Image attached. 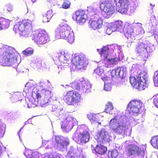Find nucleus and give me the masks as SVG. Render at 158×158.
Listing matches in <instances>:
<instances>
[{
  "label": "nucleus",
  "instance_id": "nucleus-15",
  "mask_svg": "<svg viewBox=\"0 0 158 158\" xmlns=\"http://www.w3.org/2000/svg\"><path fill=\"white\" fill-rule=\"evenodd\" d=\"M108 137L107 133L104 130H102L97 133L96 139L98 143H102L105 141H108Z\"/></svg>",
  "mask_w": 158,
  "mask_h": 158
},
{
  "label": "nucleus",
  "instance_id": "nucleus-36",
  "mask_svg": "<svg viewBox=\"0 0 158 158\" xmlns=\"http://www.w3.org/2000/svg\"><path fill=\"white\" fill-rule=\"evenodd\" d=\"M23 54L26 56H28L32 54L33 53V50L31 48H28L26 49L22 52Z\"/></svg>",
  "mask_w": 158,
  "mask_h": 158
},
{
  "label": "nucleus",
  "instance_id": "nucleus-50",
  "mask_svg": "<svg viewBox=\"0 0 158 158\" xmlns=\"http://www.w3.org/2000/svg\"><path fill=\"white\" fill-rule=\"evenodd\" d=\"M2 131H2V127H1V125L0 124V134L3 133Z\"/></svg>",
  "mask_w": 158,
  "mask_h": 158
},
{
  "label": "nucleus",
  "instance_id": "nucleus-30",
  "mask_svg": "<svg viewBox=\"0 0 158 158\" xmlns=\"http://www.w3.org/2000/svg\"><path fill=\"white\" fill-rule=\"evenodd\" d=\"M142 105V103L139 101L134 100L131 101L129 103L128 106L141 107Z\"/></svg>",
  "mask_w": 158,
  "mask_h": 158
},
{
  "label": "nucleus",
  "instance_id": "nucleus-5",
  "mask_svg": "<svg viewBox=\"0 0 158 158\" xmlns=\"http://www.w3.org/2000/svg\"><path fill=\"white\" fill-rule=\"evenodd\" d=\"M81 96L78 92L73 90L67 91L63 96V99L69 105H80Z\"/></svg>",
  "mask_w": 158,
  "mask_h": 158
},
{
  "label": "nucleus",
  "instance_id": "nucleus-21",
  "mask_svg": "<svg viewBox=\"0 0 158 158\" xmlns=\"http://www.w3.org/2000/svg\"><path fill=\"white\" fill-rule=\"evenodd\" d=\"M97 144L94 148V150L95 152L101 155L104 154L107 151V148L101 144Z\"/></svg>",
  "mask_w": 158,
  "mask_h": 158
},
{
  "label": "nucleus",
  "instance_id": "nucleus-28",
  "mask_svg": "<svg viewBox=\"0 0 158 158\" xmlns=\"http://www.w3.org/2000/svg\"><path fill=\"white\" fill-rule=\"evenodd\" d=\"M119 122L116 116H114V118H112L110 120L109 123V126L112 129L115 128L118 124Z\"/></svg>",
  "mask_w": 158,
  "mask_h": 158
},
{
  "label": "nucleus",
  "instance_id": "nucleus-47",
  "mask_svg": "<svg viewBox=\"0 0 158 158\" xmlns=\"http://www.w3.org/2000/svg\"><path fill=\"white\" fill-rule=\"evenodd\" d=\"M6 8L8 12H11L13 10L12 6L10 5H7L6 6Z\"/></svg>",
  "mask_w": 158,
  "mask_h": 158
},
{
  "label": "nucleus",
  "instance_id": "nucleus-29",
  "mask_svg": "<svg viewBox=\"0 0 158 158\" xmlns=\"http://www.w3.org/2000/svg\"><path fill=\"white\" fill-rule=\"evenodd\" d=\"M120 61V59L118 57H115L107 60V62L108 64L115 65L117 64Z\"/></svg>",
  "mask_w": 158,
  "mask_h": 158
},
{
  "label": "nucleus",
  "instance_id": "nucleus-38",
  "mask_svg": "<svg viewBox=\"0 0 158 158\" xmlns=\"http://www.w3.org/2000/svg\"><path fill=\"white\" fill-rule=\"evenodd\" d=\"M71 2L68 0H66L64 1L62 5L63 8L67 9L70 7Z\"/></svg>",
  "mask_w": 158,
  "mask_h": 158
},
{
  "label": "nucleus",
  "instance_id": "nucleus-12",
  "mask_svg": "<svg viewBox=\"0 0 158 158\" xmlns=\"http://www.w3.org/2000/svg\"><path fill=\"white\" fill-rule=\"evenodd\" d=\"M77 124V122L75 119L70 116H68L62 121L61 128L66 131H69L71 130Z\"/></svg>",
  "mask_w": 158,
  "mask_h": 158
},
{
  "label": "nucleus",
  "instance_id": "nucleus-23",
  "mask_svg": "<svg viewBox=\"0 0 158 158\" xmlns=\"http://www.w3.org/2000/svg\"><path fill=\"white\" fill-rule=\"evenodd\" d=\"M126 129V126L125 125H118L116 127L113 128L112 130L114 132L120 134L124 132Z\"/></svg>",
  "mask_w": 158,
  "mask_h": 158
},
{
  "label": "nucleus",
  "instance_id": "nucleus-4",
  "mask_svg": "<svg viewBox=\"0 0 158 158\" xmlns=\"http://www.w3.org/2000/svg\"><path fill=\"white\" fill-rule=\"evenodd\" d=\"M136 77V78L134 77H130V83L132 86L139 90L145 89L148 87L147 74L144 73H141Z\"/></svg>",
  "mask_w": 158,
  "mask_h": 158
},
{
  "label": "nucleus",
  "instance_id": "nucleus-2",
  "mask_svg": "<svg viewBox=\"0 0 158 158\" xmlns=\"http://www.w3.org/2000/svg\"><path fill=\"white\" fill-rule=\"evenodd\" d=\"M32 27L31 21L24 19L16 23L13 30L16 33L19 32L20 35L26 37L29 34Z\"/></svg>",
  "mask_w": 158,
  "mask_h": 158
},
{
  "label": "nucleus",
  "instance_id": "nucleus-7",
  "mask_svg": "<svg viewBox=\"0 0 158 158\" xmlns=\"http://www.w3.org/2000/svg\"><path fill=\"white\" fill-rule=\"evenodd\" d=\"M72 63L77 69H84L88 64V59L85 54H80L74 57Z\"/></svg>",
  "mask_w": 158,
  "mask_h": 158
},
{
  "label": "nucleus",
  "instance_id": "nucleus-20",
  "mask_svg": "<svg viewBox=\"0 0 158 158\" xmlns=\"http://www.w3.org/2000/svg\"><path fill=\"white\" fill-rule=\"evenodd\" d=\"M97 51L99 52L101 57L104 60L107 59L109 56V49L107 46H104L102 47L100 50L99 49H97Z\"/></svg>",
  "mask_w": 158,
  "mask_h": 158
},
{
  "label": "nucleus",
  "instance_id": "nucleus-46",
  "mask_svg": "<svg viewBox=\"0 0 158 158\" xmlns=\"http://www.w3.org/2000/svg\"><path fill=\"white\" fill-rule=\"evenodd\" d=\"M33 86V85L32 84L28 82L25 85V89L28 90L30 89Z\"/></svg>",
  "mask_w": 158,
  "mask_h": 158
},
{
  "label": "nucleus",
  "instance_id": "nucleus-33",
  "mask_svg": "<svg viewBox=\"0 0 158 158\" xmlns=\"http://www.w3.org/2000/svg\"><path fill=\"white\" fill-rule=\"evenodd\" d=\"M38 102L35 101L34 99L30 100L28 102H27V106L29 108L35 107L38 105Z\"/></svg>",
  "mask_w": 158,
  "mask_h": 158
},
{
  "label": "nucleus",
  "instance_id": "nucleus-24",
  "mask_svg": "<svg viewBox=\"0 0 158 158\" xmlns=\"http://www.w3.org/2000/svg\"><path fill=\"white\" fill-rule=\"evenodd\" d=\"M141 107L137 106H128L127 108V110L130 114L137 113L139 112V109Z\"/></svg>",
  "mask_w": 158,
  "mask_h": 158
},
{
  "label": "nucleus",
  "instance_id": "nucleus-17",
  "mask_svg": "<svg viewBox=\"0 0 158 158\" xmlns=\"http://www.w3.org/2000/svg\"><path fill=\"white\" fill-rule=\"evenodd\" d=\"M63 139V137L61 136H55V140L57 144V146L60 148H64L65 145L67 147L69 144V141L64 140Z\"/></svg>",
  "mask_w": 158,
  "mask_h": 158
},
{
  "label": "nucleus",
  "instance_id": "nucleus-31",
  "mask_svg": "<svg viewBox=\"0 0 158 158\" xmlns=\"http://www.w3.org/2000/svg\"><path fill=\"white\" fill-rule=\"evenodd\" d=\"M112 27L116 30L119 29L123 26V22L120 20L116 21L112 25Z\"/></svg>",
  "mask_w": 158,
  "mask_h": 158
},
{
  "label": "nucleus",
  "instance_id": "nucleus-8",
  "mask_svg": "<svg viewBox=\"0 0 158 158\" xmlns=\"http://www.w3.org/2000/svg\"><path fill=\"white\" fill-rule=\"evenodd\" d=\"M145 149L142 146L131 144L127 147V153L129 156H134L142 157L144 156Z\"/></svg>",
  "mask_w": 158,
  "mask_h": 158
},
{
  "label": "nucleus",
  "instance_id": "nucleus-19",
  "mask_svg": "<svg viewBox=\"0 0 158 158\" xmlns=\"http://www.w3.org/2000/svg\"><path fill=\"white\" fill-rule=\"evenodd\" d=\"M147 45L143 42H140L137 45L135 51L137 53L140 55L144 54L147 51Z\"/></svg>",
  "mask_w": 158,
  "mask_h": 158
},
{
  "label": "nucleus",
  "instance_id": "nucleus-42",
  "mask_svg": "<svg viewBox=\"0 0 158 158\" xmlns=\"http://www.w3.org/2000/svg\"><path fill=\"white\" fill-rule=\"evenodd\" d=\"M153 98V103L158 108V94L154 96Z\"/></svg>",
  "mask_w": 158,
  "mask_h": 158
},
{
  "label": "nucleus",
  "instance_id": "nucleus-32",
  "mask_svg": "<svg viewBox=\"0 0 158 158\" xmlns=\"http://www.w3.org/2000/svg\"><path fill=\"white\" fill-rule=\"evenodd\" d=\"M151 142L153 147L158 149V135L153 137L151 140Z\"/></svg>",
  "mask_w": 158,
  "mask_h": 158
},
{
  "label": "nucleus",
  "instance_id": "nucleus-39",
  "mask_svg": "<svg viewBox=\"0 0 158 158\" xmlns=\"http://www.w3.org/2000/svg\"><path fill=\"white\" fill-rule=\"evenodd\" d=\"M154 83L156 86H158V70L156 71L153 77Z\"/></svg>",
  "mask_w": 158,
  "mask_h": 158
},
{
  "label": "nucleus",
  "instance_id": "nucleus-49",
  "mask_svg": "<svg viewBox=\"0 0 158 158\" xmlns=\"http://www.w3.org/2000/svg\"><path fill=\"white\" fill-rule=\"evenodd\" d=\"M101 78L103 81H106L108 80L109 77L106 75L101 76Z\"/></svg>",
  "mask_w": 158,
  "mask_h": 158
},
{
  "label": "nucleus",
  "instance_id": "nucleus-44",
  "mask_svg": "<svg viewBox=\"0 0 158 158\" xmlns=\"http://www.w3.org/2000/svg\"><path fill=\"white\" fill-rule=\"evenodd\" d=\"M117 70H118V76L119 77H123L124 74L123 69L117 68Z\"/></svg>",
  "mask_w": 158,
  "mask_h": 158
},
{
  "label": "nucleus",
  "instance_id": "nucleus-16",
  "mask_svg": "<svg viewBox=\"0 0 158 158\" xmlns=\"http://www.w3.org/2000/svg\"><path fill=\"white\" fill-rule=\"evenodd\" d=\"M114 1L116 3L118 1V2L120 4L121 7V13H127L130 5L129 0H114Z\"/></svg>",
  "mask_w": 158,
  "mask_h": 158
},
{
  "label": "nucleus",
  "instance_id": "nucleus-18",
  "mask_svg": "<svg viewBox=\"0 0 158 158\" xmlns=\"http://www.w3.org/2000/svg\"><path fill=\"white\" fill-rule=\"evenodd\" d=\"M24 154L27 158H39L40 153L37 152L30 149H26Z\"/></svg>",
  "mask_w": 158,
  "mask_h": 158
},
{
  "label": "nucleus",
  "instance_id": "nucleus-52",
  "mask_svg": "<svg viewBox=\"0 0 158 158\" xmlns=\"http://www.w3.org/2000/svg\"><path fill=\"white\" fill-rule=\"evenodd\" d=\"M52 158H60V157L58 155H56L52 157Z\"/></svg>",
  "mask_w": 158,
  "mask_h": 158
},
{
  "label": "nucleus",
  "instance_id": "nucleus-9",
  "mask_svg": "<svg viewBox=\"0 0 158 158\" xmlns=\"http://www.w3.org/2000/svg\"><path fill=\"white\" fill-rule=\"evenodd\" d=\"M100 7L105 13L104 15L105 18H109L115 11V8L110 1H105L102 2L100 4Z\"/></svg>",
  "mask_w": 158,
  "mask_h": 158
},
{
  "label": "nucleus",
  "instance_id": "nucleus-22",
  "mask_svg": "<svg viewBox=\"0 0 158 158\" xmlns=\"http://www.w3.org/2000/svg\"><path fill=\"white\" fill-rule=\"evenodd\" d=\"M9 25V21L7 19L4 18L0 19V31L8 28Z\"/></svg>",
  "mask_w": 158,
  "mask_h": 158
},
{
  "label": "nucleus",
  "instance_id": "nucleus-10",
  "mask_svg": "<svg viewBox=\"0 0 158 158\" xmlns=\"http://www.w3.org/2000/svg\"><path fill=\"white\" fill-rule=\"evenodd\" d=\"M71 30L70 27L67 24H61L55 30L56 36L58 39H64Z\"/></svg>",
  "mask_w": 158,
  "mask_h": 158
},
{
  "label": "nucleus",
  "instance_id": "nucleus-27",
  "mask_svg": "<svg viewBox=\"0 0 158 158\" xmlns=\"http://www.w3.org/2000/svg\"><path fill=\"white\" fill-rule=\"evenodd\" d=\"M64 39H66L70 43H72L74 41V36L71 30L69 31V34L66 35L65 38Z\"/></svg>",
  "mask_w": 158,
  "mask_h": 158
},
{
  "label": "nucleus",
  "instance_id": "nucleus-13",
  "mask_svg": "<svg viewBox=\"0 0 158 158\" xmlns=\"http://www.w3.org/2000/svg\"><path fill=\"white\" fill-rule=\"evenodd\" d=\"M103 23V21L101 18L97 15L95 16L93 19H90L89 22L90 27L95 30L101 28Z\"/></svg>",
  "mask_w": 158,
  "mask_h": 158
},
{
  "label": "nucleus",
  "instance_id": "nucleus-26",
  "mask_svg": "<svg viewBox=\"0 0 158 158\" xmlns=\"http://www.w3.org/2000/svg\"><path fill=\"white\" fill-rule=\"evenodd\" d=\"M42 95L40 93H37L36 94V97L38 101H37L38 103L40 105H45L48 102V99H47L46 100L44 101V100H41V98Z\"/></svg>",
  "mask_w": 158,
  "mask_h": 158
},
{
  "label": "nucleus",
  "instance_id": "nucleus-37",
  "mask_svg": "<svg viewBox=\"0 0 158 158\" xmlns=\"http://www.w3.org/2000/svg\"><path fill=\"white\" fill-rule=\"evenodd\" d=\"M70 86L73 89L79 90L80 89V86L77 82L74 81L70 84Z\"/></svg>",
  "mask_w": 158,
  "mask_h": 158
},
{
  "label": "nucleus",
  "instance_id": "nucleus-40",
  "mask_svg": "<svg viewBox=\"0 0 158 158\" xmlns=\"http://www.w3.org/2000/svg\"><path fill=\"white\" fill-rule=\"evenodd\" d=\"M118 152L116 150H113L111 152L110 155H108L109 157L110 158H115L118 156Z\"/></svg>",
  "mask_w": 158,
  "mask_h": 158
},
{
  "label": "nucleus",
  "instance_id": "nucleus-45",
  "mask_svg": "<svg viewBox=\"0 0 158 158\" xmlns=\"http://www.w3.org/2000/svg\"><path fill=\"white\" fill-rule=\"evenodd\" d=\"M111 76L112 78L114 77H118V70H117V69L112 70L111 72Z\"/></svg>",
  "mask_w": 158,
  "mask_h": 158
},
{
  "label": "nucleus",
  "instance_id": "nucleus-51",
  "mask_svg": "<svg viewBox=\"0 0 158 158\" xmlns=\"http://www.w3.org/2000/svg\"><path fill=\"white\" fill-rule=\"evenodd\" d=\"M155 38L156 40L157 39L158 40V35L156 34L155 35Z\"/></svg>",
  "mask_w": 158,
  "mask_h": 158
},
{
  "label": "nucleus",
  "instance_id": "nucleus-35",
  "mask_svg": "<svg viewBox=\"0 0 158 158\" xmlns=\"http://www.w3.org/2000/svg\"><path fill=\"white\" fill-rule=\"evenodd\" d=\"M53 14L52 13V10H48L45 16L44 17V19L46 18L47 19V21H45L48 22L49 21V19H50L52 17Z\"/></svg>",
  "mask_w": 158,
  "mask_h": 158
},
{
  "label": "nucleus",
  "instance_id": "nucleus-3",
  "mask_svg": "<svg viewBox=\"0 0 158 158\" xmlns=\"http://www.w3.org/2000/svg\"><path fill=\"white\" fill-rule=\"evenodd\" d=\"M73 138L77 143H85L89 141L90 135L87 128L82 125L77 127Z\"/></svg>",
  "mask_w": 158,
  "mask_h": 158
},
{
  "label": "nucleus",
  "instance_id": "nucleus-14",
  "mask_svg": "<svg viewBox=\"0 0 158 158\" xmlns=\"http://www.w3.org/2000/svg\"><path fill=\"white\" fill-rule=\"evenodd\" d=\"M70 55L67 53H64V54L60 53H56L54 54L53 59L54 60H59L61 64H68V61L70 60Z\"/></svg>",
  "mask_w": 158,
  "mask_h": 158
},
{
  "label": "nucleus",
  "instance_id": "nucleus-1",
  "mask_svg": "<svg viewBox=\"0 0 158 158\" xmlns=\"http://www.w3.org/2000/svg\"><path fill=\"white\" fill-rule=\"evenodd\" d=\"M13 52L10 48L4 47L0 49V63L4 66H11L14 64Z\"/></svg>",
  "mask_w": 158,
  "mask_h": 158
},
{
  "label": "nucleus",
  "instance_id": "nucleus-6",
  "mask_svg": "<svg viewBox=\"0 0 158 158\" xmlns=\"http://www.w3.org/2000/svg\"><path fill=\"white\" fill-rule=\"evenodd\" d=\"M32 39L38 44H43L50 41V37L44 30H37L32 32Z\"/></svg>",
  "mask_w": 158,
  "mask_h": 158
},
{
  "label": "nucleus",
  "instance_id": "nucleus-25",
  "mask_svg": "<svg viewBox=\"0 0 158 158\" xmlns=\"http://www.w3.org/2000/svg\"><path fill=\"white\" fill-rule=\"evenodd\" d=\"M126 30V31L124 32L125 35L127 38L130 37L133 31L132 27L131 26H128Z\"/></svg>",
  "mask_w": 158,
  "mask_h": 158
},
{
  "label": "nucleus",
  "instance_id": "nucleus-48",
  "mask_svg": "<svg viewBox=\"0 0 158 158\" xmlns=\"http://www.w3.org/2000/svg\"><path fill=\"white\" fill-rule=\"evenodd\" d=\"M94 73L95 74L99 75L102 76V73L100 71V69L99 68H97L94 70Z\"/></svg>",
  "mask_w": 158,
  "mask_h": 158
},
{
  "label": "nucleus",
  "instance_id": "nucleus-41",
  "mask_svg": "<svg viewBox=\"0 0 158 158\" xmlns=\"http://www.w3.org/2000/svg\"><path fill=\"white\" fill-rule=\"evenodd\" d=\"M95 114L91 113H89L87 115L88 118L91 121H94L95 120Z\"/></svg>",
  "mask_w": 158,
  "mask_h": 158
},
{
  "label": "nucleus",
  "instance_id": "nucleus-34",
  "mask_svg": "<svg viewBox=\"0 0 158 158\" xmlns=\"http://www.w3.org/2000/svg\"><path fill=\"white\" fill-rule=\"evenodd\" d=\"M105 111L107 113H110V111L113 109V106L110 102H108L106 105Z\"/></svg>",
  "mask_w": 158,
  "mask_h": 158
},
{
  "label": "nucleus",
  "instance_id": "nucleus-11",
  "mask_svg": "<svg viewBox=\"0 0 158 158\" xmlns=\"http://www.w3.org/2000/svg\"><path fill=\"white\" fill-rule=\"evenodd\" d=\"M73 18L77 24L82 25L86 22L87 16L84 11L78 10L74 13Z\"/></svg>",
  "mask_w": 158,
  "mask_h": 158
},
{
  "label": "nucleus",
  "instance_id": "nucleus-43",
  "mask_svg": "<svg viewBox=\"0 0 158 158\" xmlns=\"http://www.w3.org/2000/svg\"><path fill=\"white\" fill-rule=\"evenodd\" d=\"M112 89L111 84L110 83H105L104 89L106 91H110Z\"/></svg>",
  "mask_w": 158,
  "mask_h": 158
}]
</instances>
